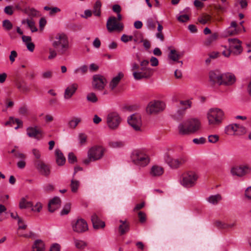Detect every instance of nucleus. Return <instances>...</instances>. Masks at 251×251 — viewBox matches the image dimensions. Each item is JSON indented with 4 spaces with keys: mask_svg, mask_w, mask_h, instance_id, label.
Here are the masks:
<instances>
[{
    "mask_svg": "<svg viewBox=\"0 0 251 251\" xmlns=\"http://www.w3.org/2000/svg\"><path fill=\"white\" fill-rule=\"evenodd\" d=\"M136 59L140 62V65L135 62L131 64V71L135 80L147 79L151 77L153 74V70L149 67V61L144 59L140 61V58L138 53L136 54Z\"/></svg>",
    "mask_w": 251,
    "mask_h": 251,
    "instance_id": "nucleus-1",
    "label": "nucleus"
},
{
    "mask_svg": "<svg viewBox=\"0 0 251 251\" xmlns=\"http://www.w3.org/2000/svg\"><path fill=\"white\" fill-rule=\"evenodd\" d=\"M209 79L213 84L225 86L231 85L236 81L233 74L229 73L222 74L218 70L210 72Z\"/></svg>",
    "mask_w": 251,
    "mask_h": 251,
    "instance_id": "nucleus-2",
    "label": "nucleus"
},
{
    "mask_svg": "<svg viewBox=\"0 0 251 251\" xmlns=\"http://www.w3.org/2000/svg\"><path fill=\"white\" fill-rule=\"evenodd\" d=\"M201 123L197 119H191L181 123L178 126V132L181 135H189L198 131Z\"/></svg>",
    "mask_w": 251,
    "mask_h": 251,
    "instance_id": "nucleus-3",
    "label": "nucleus"
},
{
    "mask_svg": "<svg viewBox=\"0 0 251 251\" xmlns=\"http://www.w3.org/2000/svg\"><path fill=\"white\" fill-rule=\"evenodd\" d=\"M171 149H168L164 153L163 158L165 162L172 169H177L188 161V157L185 155H181L176 158H173L170 153Z\"/></svg>",
    "mask_w": 251,
    "mask_h": 251,
    "instance_id": "nucleus-4",
    "label": "nucleus"
},
{
    "mask_svg": "<svg viewBox=\"0 0 251 251\" xmlns=\"http://www.w3.org/2000/svg\"><path fill=\"white\" fill-rule=\"evenodd\" d=\"M52 46L57 50L60 54H65L70 48V44L68 36L63 33L56 34L52 43Z\"/></svg>",
    "mask_w": 251,
    "mask_h": 251,
    "instance_id": "nucleus-5",
    "label": "nucleus"
},
{
    "mask_svg": "<svg viewBox=\"0 0 251 251\" xmlns=\"http://www.w3.org/2000/svg\"><path fill=\"white\" fill-rule=\"evenodd\" d=\"M105 152L104 149L100 146H95L91 147L88 151L87 158L83 160V164L89 165L91 162L100 159Z\"/></svg>",
    "mask_w": 251,
    "mask_h": 251,
    "instance_id": "nucleus-6",
    "label": "nucleus"
},
{
    "mask_svg": "<svg viewBox=\"0 0 251 251\" xmlns=\"http://www.w3.org/2000/svg\"><path fill=\"white\" fill-rule=\"evenodd\" d=\"M224 113L223 111L219 108H211L207 114V118L208 123L212 126L220 125L223 119Z\"/></svg>",
    "mask_w": 251,
    "mask_h": 251,
    "instance_id": "nucleus-7",
    "label": "nucleus"
},
{
    "mask_svg": "<svg viewBox=\"0 0 251 251\" xmlns=\"http://www.w3.org/2000/svg\"><path fill=\"white\" fill-rule=\"evenodd\" d=\"M131 159L135 164L142 167L147 166L150 162L149 156L138 151H135L132 152Z\"/></svg>",
    "mask_w": 251,
    "mask_h": 251,
    "instance_id": "nucleus-8",
    "label": "nucleus"
},
{
    "mask_svg": "<svg viewBox=\"0 0 251 251\" xmlns=\"http://www.w3.org/2000/svg\"><path fill=\"white\" fill-rule=\"evenodd\" d=\"M197 178L198 176L195 172H189L182 175L180 183L184 187H191L195 185Z\"/></svg>",
    "mask_w": 251,
    "mask_h": 251,
    "instance_id": "nucleus-9",
    "label": "nucleus"
},
{
    "mask_svg": "<svg viewBox=\"0 0 251 251\" xmlns=\"http://www.w3.org/2000/svg\"><path fill=\"white\" fill-rule=\"evenodd\" d=\"M226 133L230 135H241L246 132V128L242 125L235 124L227 126L225 129Z\"/></svg>",
    "mask_w": 251,
    "mask_h": 251,
    "instance_id": "nucleus-10",
    "label": "nucleus"
},
{
    "mask_svg": "<svg viewBox=\"0 0 251 251\" xmlns=\"http://www.w3.org/2000/svg\"><path fill=\"white\" fill-rule=\"evenodd\" d=\"M230 173L232 176L242 177L251 173V167L248 164L233 167L230 170Z\"/></svg>",
    "mask_w": 251,
    "mask_h": 251,
    "instance_id": "nucleus-11",
    "label": "nucleus"
},
{
    "mask_svg": "<svg viewBox=\"0 0 251 251\" xmlns=\"http://www.w3.org/2000/svg\"><path fill=\"white\" fill-rule=\"evenodd\" d=\"M165 107V103L160 101L154 100L151 101L148 105L146 110L151 114H156L163 111Z\"/></svg>",
    "mask_w": 251,
    "mask_h": 251,
    "instance_id": "nucleus-12",
    "label": "nucleus"
},
{
    "mask_svg": "<svg viewBox=\"0 0 251 251\" xmlns=\"http://www.w3.org/2000/svg\"><path fill=\"white\" fill-rule=\"evenodd\" d=\"M72 226L73 231L77 233L84 232L88 229L87 223L83 219H78L73 222Z\"/></svg>",
    "mask_w": 251,
    "mask_h": 251,
    "instance_id": "nucleus-13",
    "label": "nucleus"
},
{
    "mask_svg": "<svg viewBox=\"0 0 251 251\" xmlns=\"http://www.w3.org/2000/svg\"><path fill=\"white\" fill-rule=\"evenodd\" d=\"M228 41L229 44V50L231 52L238 55L242 52L241 41L236 38H229Z\"/></svg>",
    "mask_w": 251,
    "mask_h": 251,
    "instance_id": "nucleus-14",
    "label": "nucleus"
},
{
    "mask_svg": "<svg viewBox=\"0 0 251 251\" xmlns=\"http://www.w3.org/2000/svg\"><path fill=\"white\" fill-rule=\"evenodd\" d=\"M128 124L136 131L140 130L142 125L140 116L137 114H133L127 119Z\"/></svg>",
    "mask_w": 251,
    "mask_h": 251,
    "instance_id": "nucleus-15",
    "label": "nucleus"
},
{
    "mask_svg": "<svg viewBox=\"0 0 251 251\" xmlns=\"http://www.w3.org/2000/svg\"><path fill=\"white\" fill-rule=\"evenodd\" d=\"M106 84V80L105 77L100 75H95L93 76L92 85L97 89L102 90Z\"/></svg>",
    "mask_w": 251,
    "mask_h": 251,
    "instance_id": "nucleus-16",
    "label": "nucleus"
},
{
    "mask_svg": "<svg viewBox=\"0 0 251 251\" xmlns=\"http://www.w3.org/2000/svg\"><path fill=\"white\" fill-rule=\"evenodd\" d=\"M35 166L39 172L42 175L45 176H48L50 175V169L49 166L42 161L37 160L35 161Z\"/></svg>",
    "mask_w": 251,
    "mask_h": 251,
    "instance_id": "nucleus-17",
    "label": "nucleus"
},
{
    "mask_svg": "<svg viewBox=\"0 0 251 251\" xmlns=\"http://www.w3.org/2000/svg\"><path fill=\"white\" fill-rule=\"evenodd\" d=\"M122 122L119 114L115 111H111V129H117Z\"/></svg>",
    "mask_w": 251,
    "mask_h": 251,
    "instance_id": "nucleus-18",
    "label": "nucleus"
},
{
    "mask_svg": "<svg viewBox=\"0 0 251 251\" xmlns=\"http://www.w3.org/2000/svg\"><path fill=\"white\" fill-rule=\"evenodd\" d=\"M118 21L117 18L114 16H111V32L116 31L121 32L124 29V25Z\"/></svg>",
    "mask_w": 251,
    "mask_h": 251,
    "instance_id": "nucleus-19",
    "label": "nucleus"
},
{
    "mask_svg": "<svg viewBox=\"0 0 251 251\" xmlns=\"http://www.w3.org/2000/svg\"><path fill=\"white\" fill-rule=\"evenodd\" d=\"M100 214L94 213L91 217V221L93 227L95 229L102 228L105 226V223L100 219Z\"/></svg>",
    "mask_w": 251,
    "mask_h": 251,
    "instance_id": "nucleus-20",
    "label": "nucleus"
},
{
    "mask_svg": "<svg viewBox=\"0 0 251 251\" xmlns=\"http://www.w3.org/2000/svg\"><path fill=\"white\" fill-rule=\"evenodd\" d=\"M61 205V200L57 197H54L49 203L48 208L50 212H53L56 209L59 208Z\"/></svg>",
    "mask_w": 251,
    "mask_h": 251,
    "instance_id": "nucleus-21",
    "label": "nucleus"
},
{
    "mask_svg": "<svg viewBox=\"0 0 251 251\" xmlns=\"http://www.w3.org/2000/svg\"><path fill=\"white\" fill-rule=\"evenodd\" d=\"M192 102L190 100H180L179 102L178 107L179 109L177 110L179 115L183 114L185 110L191 107Z\"/></svg>",
    "mask_w": 251,
    "mask_h": 251,
    "instance_id": "nucleus-22",
    "label": "nucleus"
},
{
    "mask_svg": "<svg viewBox=\"0 0 251 251\" xmlns=\"http://www.w3.org/2000/svg\"><path fill=\"white\" fill-rule=\"evenodd\" d=\"M78 85L76 83H73L66 88L64 92V98L70 99L75 94L77 90Z\"/></svg>",
    "mask_w": 251,
    "mask_h": 251,
    "instance_id": "nucleus-23",
    "label": "nucleus"
},
{
    "mask_svg": "<svg viewBox=\"0 0 251 251\" xmlns=\"http://www.w3.org/2000/svg\"><path fill=\"white\" fill-rule=\"evenodd\" d=\"M164 172V168L158 165H153L151 167L150 174L151 176L158 177L162 176Z\"/></svg>",
    "mask_w": 251,
    "mask_h": 251,
    "instance_id": "nucleus-24",
    "label": "nucleus"
},
{
    "mask_svg": "<svg viewBox=\"0 0 251 251\" xmlns=\"http://www.w3.org/2000/svg\"><path fill=\"white\" fill-rule=\"evenodd\" d=\"M27 134L30 137L34 138L38 140L42 137V135L40 130L35 127H28L27 128Z\"/></svg>",
    "mask_w": 251,
    "mask_h": 251,
    "instance_id": "nucleus-25",
    "label": "nucleus"
},
{
    "mask_svg": "<svg viewBox=\"0 0 251 251\" xmlns=\"http://www.w3.org/2000/svg\"><path fill=\"white\" fill-rule=\"evenodd\" d=\"M237 25L235 21L231 22L230 25L224 31L226 36L235 35L238 34V30L237 29Z\"/></svg>",
    "mask_w": 251,
    "mask_h": 251,
    "instance_id": "nucleus-26",
    "label": "nucleus"
},
{
    "mask_svg": "<svg viewBox=\"0 0 251 251\" xmlns=\"http://www.w3.org/2000/svg\"><path fill=\"white\" fill-rule=\"evenodd\" d=\"M181 56V55L175 49L170 50V52L168 55V57L170 59L173 61L178 62L182 66L183 62L182 61H178Z\"/></svg>",
    "mask_w": 251,
    "mask_h": 251,
    "instance_id": "nucleus-27",
    "label": "nucleus"
},
{
    "mask_svg": "<svg viewBox=\"0 0 251 251\" xmlns=\"http://www.w3.org/2000/svg\"><path fill=\"white\" fill-rule=\"evenodd\" d=\"M18 228L17 233L19 236L24 237H29L31 236V234H28L24 233L22 230L26 229L27 225L25 224L22 219L18 222Z\"/></svg>",
    "mask_w": 251,
    "mask_h": 251,
    "instance_id": "nucleus-28",
    "label": "nucleus"
},
{
    "mask_svg": "<svg viewBox=\"0 0 251 251\" xmlns=\"http://www.w3.org/2000/svg\"><path fill=\"white\" fill-rule=\"evenodd\" d=\"M45 245L44 242L40 240H36L32 246V251H45Z\"/></svg>",
    "mask_w": 251,
    "mask_h": 251,
    "instance_id": "nucleus-29",
    "label": "nucleus"
},
{
    "mask_svg": "<svg viewBox=\"0 0 251 251\" xmlns=\"http://www.w3.org/2000/svg\"><path fill=\"white\" fill-rule=\"evenodd\" d=\"M56 161L58 165L62 166L66 162V159L60 150L56 149L55 151Z\"/></svg>",
    "mask_w": 251,
    "mask_h": 251,
    "instance_id": "nucleus-30",
    "label": "nucleus"
},
{
    "mask_svg": "<svg viewBox=\"0 0 251 251\" xmlns=\"http://www.w3.org/2000/svg\"><path fill=\"white\" fill-rule=\"evenodd\" d=\"M101 7V3L100 1V0H97L93 6V10H92L93 14L95 16L99 17L100 16Z\"/></svg>",
    "mask_w": 251,
    "mask_h": 251,
    "instance_id": "nucleus-31",
    "label": "nucleus"
},
{
    "mask_svg": "<svg viewBox=\"0 0 251 251\" xmlns=\"http://www.w3.org/2000/svg\"><path fill=\"white\" fill-rule=\"evenodd\" d=\"M121 225L119 226V232L121 235H123L129 230V225L126 221L120 220Z\"/></svg>",
    "mask_w": 251,
    "mask_h": 251,
    "instance_id": "nucleus-32",
    "label": "nucleus"
},
{
    "mask_svg": "<svg viewBox=\"0 0 251 251\" xmlns=\"http://www.w3.org/2000/svg\"><path fill=\"white\" fill-rule=\"evenodd\" d=\"M223 5H220L219 4H216L214 6V8L215 9L223 12H225L226 11L227 8L228 7V2L227 0H221Z\"/></svg>",
    "mask_w": 251,
    "mask_h": 251,
    "instance_id": "nucleus-33",
    "label": "nucleus"
},
{
    "mask_svg": "<svg viewBox=\"0 0 251 251\" xmlns=\"http://www.w3.org/2000/svg\"><path fill=\"white\" fill-rule=\"evenodd\" d=\"M123 76V74L122 73H119L116 76L113 78L111 81V90H113L116 87Z\"/></svg>",
    "mask_w": 251,
    "mask_h": 251,
    "instance_id": "nucleus-34",
    "label": "nucleus"
},
{
    "mask_svg": "<svg viewBox=\"0 0 251 251\" xmlns=\"http://www.w3.org/2000/svg\"><path fill=\"white\" fill-rule=\"evenodd\" d=\"M80 183L79 181L74 179V178L71 180L70 183V188L71 189V191L73 193H77L78 190V188L80 186Z\"/></svg>",
    "mask_w": 251,
    "mask_h": 251,
    "instance_id": "nucleus-35",
    "label": "nucleus"
},
{
    "mask_svg": "<svg viewBox=\"0 0 251 251\" xmlns=\"http://www.w3.org/2000/svg\"><path fill=\"white\" fill-rule=\"evenodd\" d=\"M215 225L219 228H228L234 227L235 226V223L234 222L231 224H228L218 221L215 223Z\"/></svg>",
    "mask_w": 251,
    "mask_h": 251,
    "instance_id": "nucleus-36",
    "label": "nucleus"
},
{
    "mask_svg": "<svg viewBox=\"0 0 251 251\" xmlns=\"http://www.w3.org/2000/svg\"><path fill=\"white\" fill-rule=\"evenodd\" d=\"M222 199V197L220 195L217 194L215 195H211L207 198V201L213 204H216L220 201Z\"/></svg>",
    "mask_w": 251,
    "mask_h": 251,
    "instance_id": "nucleus-37",
    "label": "nucleus"
},
{
    "mask_svg": "<svg viewBox=\"0 0 251 251\" xmlns=\"http://www.w3.org/2000/svg\"><path fill=\"white\" fill-rule=\"evenodd\" d=\"M32 206V204L30 201H28L25 198L21 199L19 202V207L20 209H25L30 207Z\"/></svg>",
    "mask_w": 251,
    "mask_h": 251,
    "instance_id": "nucleus-38",
    "label": "nucleus"
},
{
    "mask_svg": "<svg viewBox=\"0 0 251 251\" xmlns=\"http://www.w3.org/2000/svg\"><path fill=\"white\" fill-rule=\"evenodd\" d=\"M112 9L113 11L117 14L118 21H121L122 19V16L121 14L122 8L120 5L119 4H114L112 7Z\"/></svg>",
    "mask_w": 251,
    "mask_h": 251,
    "instance_id": "nucleus-39",
    "label": "nucleus"
},
{
    "mask_svg": "<svg viewBox=\"0 0 251 251\" xmlns=\"http://www.w3.org/2000/svg\"><path fill=\"white\" fill-rule=\"evenodd\" d=\"M125 146V143L122 141H113L111 142V148L114 149H121Z\"/></svg>",
    "mask_w": 251,
    "mask_h": 251,
    "instance_id": "nucleus-40",
    "label": "nucleus"
},
{
    "mask_svg": "<svg viewBox=\"0 0 251 251\" xmlns=\"http://www.w3.org/2000/svg\"><path fill=\"white\" fill-rule=\"evenodd\" d=\"M87 136L83 133H79L78 135V143L80 146L85 145L87 143Z\"/></svg>",
    "mask_w": 251,
    "mask_h": 251,
    "instance_id": "nucleus-41",
    "label": "nucleus"
},
{
    "mask_svg": "<svg viewBox=\"0 0 251 251\" xmlns=\"http://www.w3.org/2000/svg\"><path fill=\"white\" fill-rule=\"evenodd\" d=\"M74 242L75 247L78 249H83L87 246L86 243L83 240L75 239Z\"/></svg>",
    "mask_w": 251,
    "mask_h": 251,
    "instance_id": "nucleus-42",
    "label": "nucleus"
},
{
    "mask_svg": "<svg viewBox=\"0 0 251 251\" xmlns=\"http://www.w3.org/2000/svg\"><path fill=\"white\" fill-rule=\"evenodd\" d=\"M158 23L157 21H154L151 18H149L147 20V27L151 30H154L156 27V24Z\"/></svg>",
    "mask_w": 251,
    "mask_h": 251,
    "instance_id": "nucleus-43",
    "label": "nucleus"
},
{
    "mask_svg": "<svg viewBox=\"0 0 251 251\" xmlns=\"http://www.w3.org/2000/svg\"><path fill=\"white\" fill-rule=\"evenodd\" d=\"M81 118L75 117L71 120L69 123V125L70 127L75 128L77 125L81 122Z\"/></svg>",
    "mask_w": 251,
    "mask_h": 251,
    "instance_id": "nucleus-44",
    "label": "nucleus"
},
{
    "mask_svg": "<svg viewBox=\"0 0 251 251\" xmlns=\"http://www.w3.org/2000/svg\"><path fill=\"white\" fill-rule=\"evenodd\" d=\"M211 19V16L209 15H205L198 18V21L202 25L206 24Z\"/></svg>",
    "mask_w": 251,
    "mask_h": 251,
    "instance_id": "nucleus-45",
    "label": "nucleus"
},
{
    "mask_svg": "<svg viewBox=\"0 0 251 251\" xmlns=\"http://www.w3.org/2000/svg\"><path fill=\"white\" fill-rule=\"evenodd\" d=\"M2 26L6 30H10L13 27V25L9 20H5L2 22Z\"/></svg>",
    "mask_w": 251,
    "mask_h": 251,
    "instance_id": "nucleus-46",
    "label": "nucleus"
},
{
    "mask_svg": "<svg viewBox=\"0 0 251 251\" xmlns=\"http://www.w3.org/2000/svg\"><path fill=\"white\" fill-rule=\"evenodd\" d=\"M26 22L32 32L37 30V28L35 25V23L32 20L27 19L26 20Z\"/></svg>",
    "mask_w": 251,
    "mask_h": 251,
    "instance_id": "nucleus-47",
    "label": "nucleus"
},
{
    "mask_svg": "<svg viewBox=\"0 0 251 251\" xmlns=\"http://www.w3.org/2000/svg\"><path fill=\"white\" fill-rule=\"evenodd\" d=\"M87 100L90 102H96L98 101V98L94 93H90L88 94L87 96Z\"/></svg>",
    "mask_w": 251,
    "mask_h": 251,
    "instance_id": "nucleus-48",
    "label": "nucleus"
},
{
    "mask_svg": "<svg viewBox=\"0 0 251 251\" xmlns=\"http://www.w3.org/2000/svg\"><path fill=\"white\" fill-rule=\"evenodd\" d=\"M87 66L86 65H83L75 70L74 73L77 74L79 73H80L81 74H84L87 72Z\"/></svg>",
    "mask_w": 251,
    "mask_h": 251,
    "instance_id": "nucleus-49",
    "label": "nucleus"
},
{
    "mask_svg": "<svg viewBox=\"0 0 251 251\" xmlns=\"http://www.w3.org/2000/svg\"><path fill=\"white\" fill-rule=\"evenodd\" d=\"M71 210V204L70 203H67L65 204L62 210V211L60 212L61 215H64L68 214Z\"/></svg>",
    "mask_w": 251,
    "mask_h": 251,
    "instance_id": "nucleus-50",
    "label": "nucleus"
},
{
    "mask_svg": "<svg viewBox=\"0 0 251 251\" xmlns=\"http://www.w3.org/2000/svg\"><path fill=\"white\" fill-rule=\"evenodd\" d=\"M193 142L197 145L204 144L206 142V139L202 137L199 138H194L193 140Z\"/></svg>",
    "mask_w": 251,
    "mask_h": 251,
    "instance_id": "nucleus-51",
    "label": "nucleus"
},
{
    "mask_svg": "<svg viewBox=\"0 0 251 251\" xmlns=\"http://www.w3.org/2000/svg\"><path fill=\"white\" fill-rule=\"evenodd\" d=\"M219 139V137L217 135H211L208 137V142L211 143H216Z\"/></svg>",
    "mask_w": 251,
    "mask_h": 251,
    "instance_id": "nucleus-52",
    "label": "nucleus"
},
{
    "mask_svg": "<svg viewBox=\"0 0 251 251\" xmlns=\"http://www.w3.org/2000/svg\"><path fill=\"white\" fill-rule=\"evenodd\" d=\"M140 36L141 39V40L140 41V42H143L144 48L148 50L151 47V44L150 42L147 39H143V36L141 34H140Z\"/></svg>",
    "mask_w": 251,
    "mask_h": 251,
    "instance_id": "nucleus-53",
    "label": "nucleus"
},
{
    "mask_svg": "<svg viewBox=\"0 0 251 251\" xmlns=\"http://www.w3.org/2000/svg\"><path fill=\"white\" fill-rule=\"evenodd\" d=\"M57 56V52L55 50H54L52 48L49 49V55L48 56V59L50 60H51L54 59Z\"/></svg>",
    "mask_w": 251,
    "mask_h": 251,
    "instance_id": "nucleus-54",
    "label": "nucleus"
},
{
    "mask_svg": "<svg viewBox=\"0 0 251 251\" xmlns=\"http://www.w3.org/2000/svg\"><path fill=\"white\" fill-rule=\"evenodd\" d=\"M177 20L181 23H185L189 20V17L186 14L180 15L177 17Z\"/></svg>",
    "mask_w": 251,
    "mask_h": 251,
    "instance_id": "nucleus-55",
    "label": "nucleus"
},
{
    "mask_svg": "<svg viewBox=\"0 0 251 251\" xmlns=\"http://www.w3.org/2000/svg\"><path fill=\"white\" fill-rule=\"evenodd\" d=\"M218 37V34L216 33L212 34L210 37H209L206 41L207 44L209 45L212 42L216 40Z\"/></svg>",
    "mask_w": 251,
    "mask_h": 251,
    "instance_id": "nucleus-56",
    "label": "nucleus"
},
{
    "mask_svg": "<svg viewBox=\"0 0 251 251\" xmlns=\"http://www.w3.org/2000/svg\"><path fill=\"white\" fill-rule=\"evenodd\" d=\"M60 245L57 243H54L50 247L49 251H60Z\"/></svg>",
    "mask_w": 251,
    "mask_h": 251,
    "instance_id": "nucleus-57",
    "label": "nucleus"
},
{
    "mask_svg": "<svg viewBox=\"0 0 251 251\" xmlns=\"http://www.w3.org/2000/svg\"><path fill=\"white\" fill-rule=\"evenodd\" d=\"M68 161L70 163H74L76 161V157L73 153H69L68 155Z\"/></svg>",
    "mask_w": 251,
    "mask_h": 251,
    "instance_id": "nucleus-58",
    "label": "nucleus"
},
{
    "mask_svg": "<svg viewBox=\"0 0 251 251\" xmlns=\"http://www.w3.org/2000/svg\"><path fill=\"white\" fill-rule=\"evenodd\" d=\"M138 217L141 223H143L146 221V215L144 212L140 211L138 213Z\"/></svg>",
    "mask_w": 251,
    "mask_h": 251,
    "instance_id": "nucleus-59",
    "label": "nucleus"
},
{
    "mask_svg": "<svg viewBox=\"0 0 251 251\" xmlns=\"http://www.w3.org/2000/svg\"><path fill=\"white\" fill-rule=\"evenodd\" d=\"M4 12L9 15H12L13 13V8L12 6H7L4 9Z\"/></svg>",
    "mask_w": 251,
    "mask_h": 251,
    "instance_id": "nucleus-60",
    "label": "nucleus"
},
{
    "mask_svg": "<svg viewBox=\"0 0 251 251\" xmlns=\"http://www.w3.org/2000/svg\"><path fill=\"white\" fill-rule=\"evenodd\" d=\"M133 37L132 36H128L126 34H123L121 37V41L124 43H126L132 40Z\"/></svg>",
    "mask_w": 251,
    "mask_h": 251,
    "instance_id": "nucleus-61",
    "label": "nucleus"
},
{
    "mask_svg": "<svg viewBox=\"0 0 251 251\" xmlns=\"http://www.w3.org/2000/svg\"><path fill=\"white\" fill-rule=\"evenodd\" d=\"M101 45V42L99 38H96L93 42V46L96 49H99Z\"/></svg>",
    "mask_w": 251,
    "mask_h": 251,
    "instance_id": "nucleus-62",
    "label": "nucleus"
},
{
    "mask_svg": "<svg viewBox=\"0 0 251 251\" xmlns=\"http://www.w3.org/2000/svg\"><path fill=\"white\" fill-rule=\"evenodd\" d=\"M52 72L47 71L42 73V76L44 78H50L52 76Z\"/></svg>",
    "mask_w": 251,
    "mask_h": 251,
    "instance_id": "nucleus-63",
    "label": "nucleus"
},
{
    "mask_svg": "<svg viewBox=\"0 0 251 251\" xmlns=\"http://www.w3.org/2000/svg\"><path fill=\"white\" fill-rule=\"evenodd\" d=\"M42 208V205L40 202H37L32 208L34 211L40 212Z\"/></svg>",
    "mask_w": 251,
    "mask_h": 251,
    "instance_id": "nucleus-64",
    "label": "nucleus"
}]
</instances>
